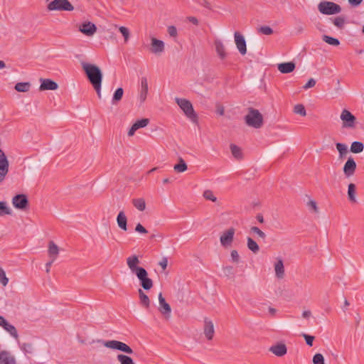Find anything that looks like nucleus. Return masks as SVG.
I'll return each instance as SVG.
<instances>
[{"label": "nucleus", "mask_w": 364, "mask_h": 364, "mask_svg": "<svg viewBox=\"0 0 364 364\" xmlns=\"http://www.w3.org/2000/svg\"><path fill=\"white\" fill-rule=\"evenodd\" d=\"M82 68L86 74L87 79L95 90L99 98H101V85L102 80V73L100 68L96 65L81 63Z\"/></svg>", "instance_id": "1"}, {"label": "nucleus", "mask_w": 364, "mask_h": 364, "mask_svg": "<svg viewBox=\"0 0 364 364\" xmlns=\"http://www.w3.org/2000/svg\"><path fill=\"white\" fill-rule=\"evenodd\" d=\"M245 122L250 127L259 129L263 126V116L258 109L250 107L247 114L245 117Z\"/></svg>", "instance_id": "2"}, {"label": "nucleus", "mask_w": 364, "mask_h": 364, "mask_svg": "<svg viewBox=\"0 0 364 364\" xmlns=\"http://www.w3.org/2000/svg\"><path fill=\"white\" fill-rule=\"evenodd\" d=\"M176 102L188 118H189L193 122H197V114H196L193 105L189 100L176 97Z\"/></svg>", "instance_id": "3"}, {"label": "nucleus", "mask_w": 364, "mask_h": 364, "mask_svg": "<svg viewBox=\"0 0 364 364\" xmlns=\"http://www.w3.org/2000/svg\"><path fill=\"white\" fill-rule=\"evenodd\" d=\"M318 9L320 13L325 15H333L341 11L340 5L327 1H321L318 5Z\"/></svg>", "instance_id": "4"}, {"label": "nucleus", "mask_w": 364, "mask_h": 364, "mask_svg": "<svg viewBox=\"0 0 364 364\" xmlns=\"http://www.w3.org/2000/svg\"><path fill=\"white\" fill-rule=\"evenodd\" d=\"M47 9L49 11H72L74 6L68 0H53L48 4Z\"/></svg>", "instance_id": "5"}, {"label": "nucleus", "mask_w": 364, "mask_h": 364, "mask_svg": "<svg viewBox=\"0 0 364 364\" xmlns=\"http://www.w3.org/2000/svg\"><path fill=\"white\" fill-rule=\"evenodd\" d=\"M139 281L140 286L145 291L150 290L154 287L153 280L149 277L147 271L144 269L134 274Z\"/></svg>", "instance_id": "6"}, {"label": "nucleus", "mask_w": 364, "mask_h": 364, "mask_svg": "<svg viewBox=\"0 0 364 364\" xmlns=\"http://www.w3.org/2000/svg\"><path fill=\"white\" fill-rule=\"evenodd\" d=\"M341 119L343 122V127L346 128H354L355 126L356 118L348 109H344L341 114Z\"/></svg>", "instance_id": "7"}, {"label": "nucleus", "mask_w": 364, "mask_h": 364, "mask_svg": "<svg viewBox=\"0 0 364 364\" xmlns=\"http://www.w3.org/2000/svg\"><path fill=\"white\" fill-rule=\"evenodd\" d=\"M159 311L164 316L166 319L171 318V308L170 305L166 301L165 298L163 296L162 293L159 294Z\"/></svg>", "instance_id": "8"}, {"label": "nucleus", "mask_w": 364, "mask_h": 364, "mask_svg": "<svg viewBox=\"0 0 364 364\" xmlns=\"http://www.w3.org/2000/svg\"><path fill=\"white\" fill-rule=\"evenodd\" d=\"M139 257L136 255H132L127 258V264L131 272L134 274L144 269V267L139 266Z\"/></svg>", "instance_id": "9"}, {"label": "nucleus", "mask_w": 364, "mask_h": 364, "mask_svg": "<svg viewBox=\"0 0 364 364\" xmlns=\"http://www.w3.org/2000/svg\"><path fill=\"white\" fill-rule=\"evenodd\" d=\"M9 161L4 153L0 149V183H1L9 172Z\"/></svg>", "instance_id": "10"}, {"label": "nucleus", "mask_w": 364, "mask_h": 364, "mask_svg": "<svg viewBox=\"0 0 364 364\" xmlns=\"http://www.w3.org/2000/svg\"><path fill=\"white\" fill-rule=\"evenodd\" d=\"M13 205L19 210H26L28 206V200L25 194H18L12 199Z\"/></svg>", "instance_id": "11"}, {"label": "nucleus", "mask_w": 364, "mask_h": 364, "mask_svg": "<svg viewBox=\"0 0 364 364\" xmlns=\"http://www.w3.org/2000/svg\"><path fill=\"white\" fill-rule=\"evenodd\" d=\"M235 232V228H230L221 235L220 241L223 247H228L232 244L234 239Z\"/></svg>", "instance_id": "12"}, {"label": "nucleus", "mask_w": 364, "mask_h": 364, "mask_svg": "<svg viewBox=\"0 0 364 364\" xmlns=\"http://www.w3.org/2000/svg\"><path fill=\"white\" fill-rule=\"evenodd\" d=\"M235 42L240 53L242 55L247 53V45L244 36L239 32L234 33Z\"/></svg>", "instance_id": "13"}, {"label": "nucleus", "mask_w": 364, "mask_h": 364, "mask_svg": "<svg viewBox=\"0 0 364 364\" xmlns=\"http://www.w3.org/2000/svg\"><path fill=\"white\" fill-rule=\"evenodd\" d=\"M269 350L277 357H282L287 354V348L284 343H276L269 348Z\"/></svg>", "instance_id": "14"}, {"label": "nucleus", "mask_w": 364, "mask_h": 364, "mask_svg": "<svg viewBox=\"0 0 364 364\" xmlns=\"http://www.w3.org/2000/svg\"><path fill=\"white\" fill-rule=\"evenodd\" d=\"M79 31L87 36H92L97 31L96 26L88 21L82 23L79 27Z\"/></svg>", "instance_id": "15"}, {"label": "nucleus", "mask_w": 364, "mask_h": 364, "mask_svg": "<svg viewBox=\"0 0 364 364\" xmlns=\"http://www.w3.org/2000/svg\"><path fill=\"white\" fill-rule=\"evenodd\" d=\"M356 169V163L353 158L350 156L343 166V173L346 177L353 176Z\"/></svg>", "instance_id": "16"}, {"label": "nucleus", "mask_w": 364, "mask_h": 364, "mask_svg": "<svg viewBox=\"0 0 364 364\" xmlns=\"http://www.w3.org/2000/svg\"><path fill=\"white\" fill-rule=\"evenodd\" d=\"M105 346L109 348L116 349L128 354L133 353L132 349L127 346L125 343H104Z\"/></svg>", "instance_id": "17"}, {"label": "nucleus", "mask_w": 364, "mask_h": 364, "mask_svg": "<svg viewBox=\"0 0 364 364\" xmlns=\"http://www.w3.org/2000/svg\"><path fill=\"white\" fill-rule=\"evenodd\" d=\"M41 84L39 87L40 91L43 90H55L58 89V84L50 79H41Z\"/></svg>", "instance_id": "18"}, {"label": "nucleus", "mask_w": 364, "mask_h": 364, "mask_svg": "<svg viewBox=\"0 0 364 364\" xmlns=\"http://www.w3.org/2000/svg\"><path fill=\"white\" fill-rule=\"evenodd\" d=\"M148 82L146 77H142L141 78V88L139 91V100L141 103H143L147 97L148 94Z\"/></svg>", "instance_id": "19"}, {"label": "nucleus", "mask_w": 364, "mask_h": 364, "mask_svg": "<svg viewBox=\"0 0 364 364\" xmlns=\"http://www.w3.org/2000/svg\"><path fill=\"white\" fill-rule=\"evenodd\" d=\"M58 246L52 240L49 241L48 245V255L49 257L53 260L55 261L59 255Z\"/></svg>", "instance_id": "20"}, {"label": "nucleus", "mask_w": 364, "mask_h": 364, "mask_svg": "<svg viewBox=\"0 0 364 364\" xmlns=\"http://www.w3.org/2000/svg\"><path fill=\"white\" fill-rule=\"evenodd\" d=\"M151 50L153 53L155 54H159L163 53L164 50V43L161 40L152 38Z\"/></svg>", "instance_id": "21"}, {"label": "nucleus", "mask_w": 364, "mask_h": 364, "mask_svg": "<svg viewBox=\"0 0 364 364\" xmlns=\"http://www.w3.org/2000/svg\"><path fill=\"white\" fill-rule=\"evenodd\" d=\"M0 364H16L15 358L6 350L0 352Z\"/></svg>", "instance_id": "22"}, {"label": "nucleus", "mask_w": 364, "mask_h": 364, "mask_svg": "<svg viewBox=\"0 0 364 364\" xmlns=\"http://www.w3.org/2000/svg\"><path fill=\"white\" fill-rule=\"evenodd\" d=\"M296 65L294 62L282 63L278 65V70L284 74L290 73L294 70Z\"/></svg>", "instance_id": "23"}, {"label": "nucleus", "mask_w": 364, "mask_h": 364, "mask_svg": "<svg viewBox=\"0 0 364 364\" xmlns=\"http://www.w3.org/2000/svg\"><path fill=\"white\" fill-rule=\"evenodd\" d=\"M117 223L118 227L124 230H127V218L123 210L119 211L117 216Z\"/></svg>", "instance_id": "24"}, {"label": "nucleus", "mask_w": 364, "mask_h": 364, "mask_svg": "<svg viewBox=\"0 0 364 364\" xmlns=\"http://www.w3.org/2000/svg\"><path fill=\"white\" fill-rule=\"evenodd\" d=\"M138 294L140 304L145 309H149L150 307L151 301L149 296L144 293V289H139Z\"/></svg>", "instance_id": "25"}, {"label": "nucleus", "mask_w": 364, "mask_h": 364, "mask_svg": "<svg viewBox=\"0 0 364 364\" xmlns=\"http://www.w3.org/2000/svg\"><path fill=\"white\" fill-rule=\"evenodd\" d=\"M214 45L215 47L216 53H218L220 58L222 60L224 59L226 57V52L223 43L220 40L217 39L214 41Z\"/></svg>", "instance_id": "26"}, {"label": "nucleus", "mask_w": 364, "mask_h": 364, "mask_svg": "<svg viewBox=\"0 0 364 364\" xmlns=\"http://www.w3.org/2000/svg\"><path fill=\"white\" fill-rule=\"evenodd\" d=\"M204 333L208 340H211L213 338L214 334V326L212 321H205Z\"/></svg>", "instance_id": "27"}, {"label": "nucleus", "mask_w": 364, "mask_h": 364, "mask_svg": "<svg viewBox=\"0 0 364 364\" xmlns=\"http://www.w3.org/2000/svg\"><path fill=\"white\" fill-rule=\"evenodd\" d=\"M276 277L278 279H282L284 277V267L283 261L280 259L274 264Z\"/></svg>", "instance_id": "28"}, {"label": "nucleus", "mask_w": 364, "mask_h": 364, "mask_svg": "<svg viewBox=\"0 0 364 364\" xmlns=\"http://www.w3.org/2000/svg\"><path fill=\"white\" fill-rule=\"evenodd\" d=\"M124 95V90L122 87L117 88L113 94L112 99V105H117L122 99Z\"/></svg>", "instance_id": "29"}, {"label": "nucleus", "mask_w": 364, "mask_h": 364, "mask_svg": "<svg viewBox=\"0 0 364 364\" xmlns=\"http://www.w3.org/2000/svg\"><path fill=\"white\" fill-rule=\"evenodd\" d=\"M31 83L28 82H18L15 85V90L19 92H28L31 88Z\"/></svg>", "instance_id": "30"}, {"label": "nucleus", "mask_w": 364, "mask_h": 364, "mask_svg": "<svg viewBox=\"0 0 364 364\" xmlns=\"http://www.w3.org/2000/svg\"><path fill=\"white\" fill-rule=\"evenodd\" d=\"M364 149V144L360 141H353L351 144L350 151L353 154H359Z\"/></svg>", "instance_id": "31"}, {"label": "nucleus", "mask_w": 364, "mask_h": 364, "mask_svg": "<svg viewBox=\"0 0 364 364\" xmlns=\"http://www.w3.org/2000/svg\"><path fill=\"white\" fill-rule=\"evenodd\" d=\"M247 245L250 250L256 254L259 251V247L257 243L251 237H248L247 239Z\"/></svg>", "instance_id": "32"}, {"label": "nucleus", "mask_w": 364, "mask_h": 364, "mask_svg": "<svg viewBox=\"0 0 364 364\" xmlns=\"http://www.w3.org/2000/svg\"><path fill=\"white\" fill-rule=\"evenodd\" d=\"M7 332L10 333L11 336L16 340L18 339V333L16 327L12 324L9 323L8 321L5 323L3 327Z\"/></svg>", "instance_id": "33"}, {"label": "nucleus", "mask_w": 364, "mask_h": 364, "mask_svg": "<svg viewBox=\"0 0 364 364\" xmlns=\"http://www.w3.org/2000/svg\"><path fill=\"white\" fill-rule=\"evenodd\" d=\"M133 205L139 210L144 211L146 208V202L144 198H134L132 200Z\"/></svg>", "instance_id": "34"}, {"label": "nucleus", "mask_w": 364, "mask_h": 364, "mask_svg": "<svg viewBox=\"0 0 364 364\" xmlns=\"http://www.w3.org/2000/svg\"><path fill=\"white\" fill-rule=\"evenodd\" d=\"M188 167L184 160L180 157L178 159V164L173 166V169L177 173H182L187 170Z\"/></svg>", "instance_id": "35"}, {"label": "nucleus", "mask_w": 364, "mask_h": 364, "mask_svg": "<svg viewBox=\"0 0 364 364\" xmlns=\"http://www.w3.org/2000/svg\"><path fill=\"white\" fill-rule=\"evenodd\" d=\"M230 151H231L232 156L235 159H242V151H241V149L238 146L232 144H230Z\"/></svg>", "instance_id": "36"}, {"label": "nucleus", "mask_w": 364, "mask_h": 364, "mask_svg": "<svg viewBox=\"0 0 364 364\" xmlns=\"http://www.w3.org/2000/svg\"><path fill=\"white\" fill-rule=\"evenodd\" d=\"M348 196L350 202L355 203V186L353 183H350L348 187Z\"/></svg>", "instance_id": "37"}, {"label": "nucleus", "mask_w": 364, "mask_h": 364, "mask_svg": "<svg viewBox=\"0 0 364 364\" xmlns=\"http://www.w3.org/2000/svg\"><path fill=\"white\" fill-rule=\"evenodd\" d=\"M330 19L333 23L340 29H342L346 24V18L341 16Z\"/></svg>", "instance_id": "38"}, {"label": "nucleus", "mask_w": 364, "mask_h": 364, "mask_svg": "<svg viewBox=\"0 0 364 364\" xmlns=\"http://www.w3.org/2000/svg\"><path fill=\"white\" fill-rule=\"evenodd\" d=\"M322 40L325 43H326L329 45L333 46H338L340 45V41L338 39L331 37V36H327V35H323L322 36Z\"/></svg>", "instance_id": "39"}, {"label": "nucleus", "mask_w": 364, "mask_h": 364, "mask_svg": "<svg viewBox=\"0 0 364 364\" xmlns=\"http://www.w3.org/2000/svg\"><path fill=\"white\" fill-rule=\"evenodd\" d=\"M12 211L9 207H8L6 202L0 201V216L5 215H11Z\"/></svg>", "instance_id": "40"}, {"label": "nucleus", "mask_w": 364, "mask_h": 364, "mask_svg": "<svg viewBox=\"0 0 364 364\" xmlns=\"http://www.w3.org/2000/svg\"><path fill=\"white\" fill-rule=\"evenodd\" d=\"M336 146L338 151L339 152L340 158H343L347 154L348 147L346 144L342 143H336Z\"/></svg>", "instance_id": "41"}, {"label": "nucleus", "mask_w": 364, "mask_h": 364, "mask_svg": "<svg viewBox=\"0 0 364 364\" xmlns=\"http://www.w3.org/2000/svg\"><path fill=\"white\" fill-rule=\"evenodd\" d=\"M117 360L121 364H134L133 360L130 357L122 354L117 355Z\"/></svg>", "instance_id": "42"}, {"label": "nucleus", "mask_w": 364, "mask_h": 364, "mask_svg": "<svg viewBox=\"0 0 364 364\" xmlns=\"http://www.w3.org/2000/svg\"><path fill=\"white\" fill-rule=\"evenodd\" d=\"M294 112L295 114H299L302 117L306 115V112L304 106L301 104H297L294 107Z\"/></svg>", "instance_id": "43"}, {"label": "nucleus", "mask_w": 364, "mask_h": 364, "mask_svg": "<svg viewBox=\"0 0 364 364\" xmlns=\"http://www.w3.org/2000/svg\"><path fill=\"white\" fill-rule=\"evenodd\" d=\"M149 123V119L146 118H144L139 120H137L134 125L136 127L137 129L140 128H144L146 127Z\"/></svg>", "instance_id": "44"}, {"label": "nucleus", "mask_w": 364, "mask_h": 364, "mask_svg": "<svg viewBox=\"0 0 364 364\" xmlns=\"http://www.w3.org/2000/svg\"><path fill=\"white\" fill-rule=\"evenodd\" d=\"M119 31L122 34L124 38V42L127 43L129 38L130 33L129 29L127 27L124 26H119Z\"/></svg>", "instance_id": "45"}, {"label": "nucleus", "mask_w": 364, "mask_h": 364, "mask_svg": "<svg viewBox=\"0 0 364 364\" xmlns=\"http://www.w3.org/2000/svg\"><path fill=\"white\" fill-rule=\"evenodd\" d=\"M203 197L208 200H211L213 202L217 201V198L214 196L213 191L210 190H206L203 193Z\"/></svg>", "instance_id": "46"}, {"label": "nucleus", "mask_w": 364, "mask_h": 364, "mask_svg": "<svg viewBox=\"0 0 364 364\" xmlns=\"http://www.w3.org/2000/svg\"><path fill=\"white\" fill-rule=\"evenodd\" d=\"M259 32L264 35L269 36L273 33V30L268 26H263L259 28Z\"/></svg>", "instance_id": "47"}, {"label": "nucleus", "mask_w": 364, "mask_h": 364, "mask_svg": "<svg viewBox=\"0 0 364 364\" xmlns=\"http://www.w3.org/2000/svg\"><path fill=\"white\" fill-rule=\"evenodd\" d=\"M314 364H324L323 356L320 353H316L313 358Z\"/></svg>", "instance_id": "48"}, {"label": "nucleus", "mask_w": 364, "mask_h": 364, "mask_svg": "<svg viewBox=\"0 0 364 364\" xmlns=\"http://www.w3.org/2000/svg\"><path fill=\"white\" fill-rule=\"evenodd\" d=\"M307 206L309 208V210H312L313 212H314V213H318V208L316 202L315 200H310L307 203Z\"/></svg>", "instance_id": "49"}, {"label": "nucleus", "mask_w": 364, "mask_h": 364, "mask_svg": "<svg viewBox=\"0 0 364 364\" xmlns=\"http://www.w3.org/2000/svg\"><path fill=\"white\" fill-rule=\"evenodd\" d=\"M251 232L257 234L259 237L262 238V239H265L266 237V235L264 232H262L259 228L257 227H252L251 228Z\"/></svg>", "instance_id": "50"}, {"label": "nucleus", "mask_w": 364, "mask_h": 364, "mask_svg": "<svg viewBox=\"0 0 364 364\" xmlns=\"http://www.w3.org/2000/svg\"><path fill=\"white\" fill-rule=\"evenodd\" d=\"M231 259L233 262L238 263L240 260V256L237 250H233L230 253Z\"/></svg>", "instance_id": "51"}, {"label": "nucleus", "mask_w": 364, "mask_h": 364, "mask_svg": "<svg viewBox=\"0 0 364 364\" xmlns=\"http://www.w3.org/2000/svg\"><path fill=\"white\" fill-rule=\"evenodd\" d=\"M316 82L314 78H310L308 82L304 85V90H308L315 86Z\"/></svg>", "instance_id": "52"}, {"label": "nucleus", "mask_w": 364, "mask_h": 364, "mask_svg": "<svg viewBox=\"0 0 364 364\" xmlns=\"http://www.w3.org/2000/svg\"><path fill=\"white\" fill-rule=\"evenodd\" d=\"M168 33L169 34L170 36L171 37H176L177 36V29L174 26H169L168 27Z\"/></svg>", "instance_id": "53"}, {"label": "nucleus", "mask_w": 364, "mask_h": 364, "mask_svg": "<svg viewBox=\"0 0 364 364\" xmlns=\"http://www.w3.org/2000/svg\"><path fill=\"white\" fill-rule=\"evenodd\" d=\"M135 231L141 234H146L148 232L146 229L141 223H138L136 225Z\"/></svg>", "instance_id": "54"}, {"label": "nucleus", "mask_w": 364, "mask_h": 364, "mask_svg": "<svg viewBox=\"0 0 364 364\" xmlns=\"http://www.w3.org/2000/svg\"><path fill=\"white\" fill-rule=\"evenodd\" d=\"M159 264L163 270H165L168 265V259L166 257H163Z\"/></svg>", "instance_id": "55"}, {"label": "nucleus", "mask_w": 364, "mask_h": 364, "mask_svg": "<svg viewBox=\"0 0 364 364\" xmlns=\"http://www.w3.org/2000/svg\"><path fill=\"white\" fill-rule=\"evenodd\" d=\"M187 20H188L189 22H191V23H192L193 24H194V25H196V26H197V25H198V18H196V17H194V16H188V17L187 18Z\"/></svg>", "instance_id": "56"}, {"label": "nucleus", "mask_w": 364, "mask_h": 364, "mask_svg": "<svg viewBox=\"0 0 364 364\" xmlns=\"http://www.w3.org/2000/svg\"><path fill=\"white\" fill-rule=\"evenodd\" d=\"M363 0H348L349 4L353 6H358L362 3Z\"/></svg>", "instance_id": "57"}, {"label": "nucleus", "mask_w": 364, "mask_h": 364, "mask_svg": "<svg viewBox=\"0 0 364 364\" xmlns=\"http://www.w3.org/2000/svg\"><path fill=\"white\" fill-rule=\"evenodd\" d=\"M136 130H137L136 127L133 124L132 126L131 127V128L129 129V130L128 131V136H134V134Z\"/></svg>", "instance_id": "58"}, {"label": "nucleus", "mask_w": 364, "mask_h": 364, "mask_svg": "<svg viewBox=\"0 0 364 364\" xmlns=\"http://www.w3.org/2000/svg\"><path fill=\"white\" fill-rule=\"evenodd\" d=\"M216 112L220 115H223L225 113V109L223 106H218Z\"/></svg>", "instance_id": "59"}, {"label": "nucleus", "mask_w": 364, "mask_h": 364, "mask_svg": "<svg viewBox=\"0 0 364 364\" xmlns=\"http://www.w3.org/2000/svg\"><path fill=\"white\" fill-rule=\"evenodd\" d=\"M303 336L305 339V341H314V336L308 335V334H303Z\"/></svg>", "instance_id": "60"}, {"label": "nucleus", "mask_w": 364, "mask_h": 364, "mask_svg": "<svg viewBox=\"0 0 364 364\" xmlns=\"http://www.w3.org/2000/svg\"><path fill=\"white\" fill-rule=\"evenodd\" d=\"M55 261H53L51 259L49 262H48L46 264V272L47 273H48L50 272V267L52 265V264Z\"/></svg>", "instance_id": "61"}, {"label": "nucleus", "mask_w": 364, "mask_h": 364, "mask_svg": "<svg viewBox=\"0 0 364 364\" xmlns=\"http://www.w3.org/2000/svg\"><path fill=\"white\" fill-rule=\"evenodd\" d=\"M1 283L3 286H6L9 282V279L6 277V276L3 277L1 279H0Z\"/></svg>", "instance_id": "62"}, {"label": "nucleus", "mask_w": 364, "mask_h": 364, "mask_svg": "<svg viewBox=\"0 0 364 364\" xmlns=\"http://www.w3.org/2000/svg\"><path fill=\"white\" fill-rule=\"evenodd\" d=\"M224 272L228 274H232V267L231 266H227L224 267Z\"/></svg>", "instance_id": "63"}, {"label": "nucleus", "mask_w": 364, "mask_h": 364, "mask_svg": "<svg viewBox=\"0 0 364 364\" xmlns=\"http://www.w3.org/2000/svg\"><path fill=\"white\" fill-rule=\"evenodd\" d=\"M256 218H257V220L260 223H264V218H263V215L261 213L257 214V216H256Z\"/></svg>", "instance_id": "64"}]
</instances>
